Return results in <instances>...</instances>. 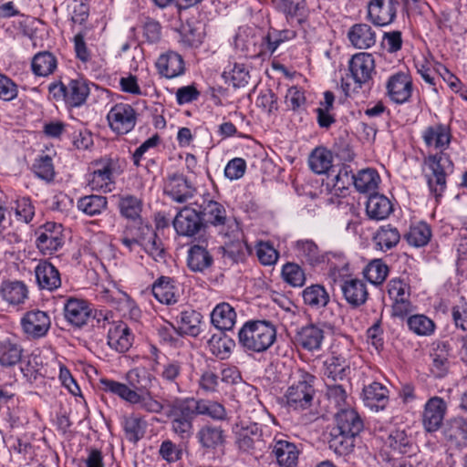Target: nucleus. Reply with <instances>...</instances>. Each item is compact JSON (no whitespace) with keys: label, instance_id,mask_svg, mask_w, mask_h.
I'll list each match as a JSON object with an SVG mask.
<instances>
[{"label":"nucleus","instance_id":"nucleus-1","mask_svg":"<svg viewBox=\"0 0 467 467\" xmlns=\"http://www.w3.org/2000/svg\"><path fill=\"white\" fill-rule=\"evenodd\" d=\"M125 379L127 383L102 378L99 379L100 388L104 392L149 413L160 414L167 409L166 414L171 418L172 431L182 440L192 436L195 416L190 408L191 400L177 397L163 401L158 400L150 390L154 377L144 368L130 369Z\"/></svg>","mask_w":467,"mask_h":467},{"label":"nucleus","instance_id":"nucleus-2","mask_svg":"<svg viewBox=\"0 0 467 467\" xmlns=\"http://www.w3.org/2000/svg\"><path fill=\"white\" fill-rule=\"evenodd\" d=\"M275 326L266 320L246 321L238 332V343L245 352L262 353L276 340Z\"/></svg>","mask_w":467,"mask_h":467},{"label":"nucleus","instance_id":"nucleus-3","mask_svg":"<svg viewBox=\"0 0 467 467\" xmlns=\"http://www.w3.org/2000/svg\"><path fill=\"white\" fill-rule=\"evenodd\" d=\"M351 340L343 337L335 340L330 356L323 362V375L332 381L344 380L350 372Z\"/></svg>","mask_w":467,"mask_h":467},{"label":"nucleus","instance_id":"nucleus-4","mask_svg":"<svg viewBox=\"0 0 467 467\" xmlns=\"http://www.w3.org/2000/svg\"><path fill=\"white\" fill-rule=\"evenodd\" d=\"M316 377L311 373L297 369L292 376V383L285 393L286 405L293 410H306L312 404L316 390Z\"/></svg>","mask_w":467,"mask_h":467},{"label":"nucleus","instance_id":"nucleus-5","mask_svg":"<svg viewBox=\"0 0 467 467\" xmlns=\"http://www.w3.org/2000/svg\"><path fill=\"white\" fill-rule=\"evenodd\" d=\"M431 173L426 174L430 191L436 197L442 195L447 185V176L452 173L454 164L448 153H432L424 159Z\"/></svg>","mask_w":467,"mask_h":467},{"label":"nucleus","instance_id":"nucleus-6","mask_svg":"<svg viewBox=\"0 0 467 467\" xmlns=\"http://www.w3.org/2000/svg\"><path fill=\"white\" fill-rule=\"evenodd\" d=\"M48 90L57 100H63L70 108L84 105L90 94L88 81L83 78H71L67 83L56 81L49 85Z\"/></svg>","mask_w":467,"mask_h":467},{"label":"nucleus","instance_id":"nucleus-7","mask_svg":"<svg viewBox=\"0 0 467 467\" xmlns=\"http://www.w3.org/2000/svg\"><path fill=\"white\" fill-rule=\"evenodd\" d=\"M88 183L92 191L110 192L115 188V174L118 171V160L101 158L92 163Z\"/></svg>","mask_w":467,"mask_h":467},{"label":"nucleus","instance_id":"nucleus-8","mask_svg":"<svg viewBox=\"0 0 467 467\" xmlns=\"http://www.w3.org/2000/svg\"><path fill=\"white\" fill-rule=\"evenodd\" d=\"M337 426L341 437L340 444L343 447L341 452H347L354 447V438L364 428V423L355 409H342L336 416Z\"/></svg>","mask_w":467,"mask_h":467},{"label":"nucleus","instance_id":"nucleus-9","mask_svg":"<svg viewBox=\"0 0 467 467\" xmlns=\"http://www.w3.org/2000/svg\"><path fill=\"white\" fill-rule=\"evenodd\" d=\"M387 293L391 301L392 317L404 319L413 312V304L410 301V285L400 278H391L387 284Z\"/></svg>","mask_w":467,"mask_h":467},{"label":"nucleus","instance_id":"nucleus-10","mask_svg":"<svg viewBox=\"0 0 467 467\" xmlns=\"http://www.w3.org/2000/svg\"><path fill=\"white\" fill-rule=\"evenodd\" d=\"M236 444L244 452L254 454L266 448V436L263 428L255 422H241L235 430Z\"/></svg>","mask_w":467,"mask_h":467},{"label":"nucleus","instance_id":"nucleus-11","mask_svg":"<svg viewBox=\"0 0 467 467\" xmlns=\"http://www.w3.org/2000/svg\"><path fill=\"white\" fill-rule=\"evenodd\" d=\"M107 120L114 133L125 135L135 128L138 113L130 104L119 102L110 108L107 114Z\"/></svg>","mask_w":467,"mask_h":467},{"label":"nucleus","instance_id":"nucleus-12","mask_svg":"<svg viewBox=\"0 0 467 467\" xmlns=\"http://www.w3.org/2000/svg\"><path fill=\"white\" fill-rule=\"evenodd\" d=\"M386 96L398 105L409 102L413 92L412 78L408 70H399L391 74L386 81Z\"/></svg>","mask_w":467,"mask_h":467},{"label":"nucleus","instance_id":"nucleus-13","mask_svg":"<svg viewBox=\"0 0 467 467\" xmlns=\"http://www.w3.org/2000/svg\"><path fill=\"white\" fill-rule=\"evenodd\" d=\"M399 7V0H369L367 4V20L375 26H388L396 20Z\"/></svg>","mask_w":467,"mask_h":467},{"label":"nucleus","instance_id":"nucleus-14","mask_svg":"<svg viewBox=\"0 0 467 467\" xmlns=\"http://www.w3.org/2000/svg\"><path fill=\"white\" fill-rule=\"evenodd\" d=\"M196 188L182 173L169 174L163 182V193L172 202L185 203L196 194Z\"/></svg>","mask_w":467,"mask_h":467},{"label":"nucleus","instance_id":"nucleus-15","mask_svg":"<svg viewBox=\"0 0 467 467\" xmlns=\"http://www.w3.org/2000/svg\"><path fill=\"white\" fill-rule=\"evenodd\" d=\"M348 69L351 78L358 88L369 84L377 73L373 54L359 52L353 55L348 61Z\"/></svg>","mask_w":467,"mask_h":467},{"label":"nucleus","instance_id":"nucleus-16","mask_svg":"<svg viewBox=\"0 0 467 467\" xmlns=\"http://www.w3.org/2000/svg\"><path fill=\"white\" fill-rule=\"evenodd\" d=\"M447 411V402L441 397H431L424 404L421 413V424L425 431H438L443 425Z\"/></svg>","mask_w":467,"mask_h":467},{"label":"nucleus","instance_id":"nucleus-17","mask_svg":"<svg viewBox=\"0 0 467 467\" xmlns=\"http://www.w3.org/2000/svg\"><path fill=\"white\" fill-rule=\"evenodd\" d=\"M65 320L73 327L81 328L88 325L93 315L91 304L85 299L75 296L66 297L63 306Z\"/></svg>","mask_w":467,"mask_h":467},{"label":"nucleus","instance_id":"nucleus-18","mask_svg":"<svg viewBox=\"0 0 467 467\" xmlns=\"http://www.w3.org/2000/svg\"><path fill=\"white\" fill-rule=\"evenodd\" d=\"M36 245L44 255H52L64 244L62 225L48 222L36 232Z\"/></svg>","mask_w":467,"mask_h":467},{"label":"nucleus","instance_id":"nucleus-19","mask_svg":"<svg viewBox=\"0 0 467 467\" xmlns=\"http://www.w3.org/2000/svg\"><path fill=\"white\" fill-rule=\"evenodd\" d=\"M20 325L27 338L39 339L47 335L51 327V318L47 312L34 309L24 314Z\"/></svg>","mask_w":467,"mask_h":467},{"label":"nucleus","instance_id":"nucleus-20","mask_svg":"<svg viewBox=\"0 0 467 467\" xmlns=\"http://www.w3.org/2000/svg\"><path fill=\"white\" fill-rule=\"evenodd\" d=\"M421 139L429 150L436 151L435 153H447L452 134L448 125L435 123L421 131Z\"/></svg>","mask_w":467,"mask_h":467},{"label":"nucleus","instance_id":"nucleus-21","mask_svg":"<svg viewBox=\"0 0 467 467\" xmlns=\"http://www.w3.org/2000/svg\"><path fill=\"white\" fill-rule=\"evenodd\" d=\"M217 227H219V234L228 239L224 243L226 253L234 258L244 256L245 243L242 238L243 233L239 223L234 218L227 217Z\"/></svg>","mask_w":467,"mask_h":467},{"label":"nucleus","instance_id":"nucleus-22","mask_svg":"<svg viewBox=\"0 0 467 467\" xmlns=\"http://www.w3.org/2000/svg\"><path fill=\"white\" fill-rule=\"evenodd\" d=\"M172 225L179 235L194 236L202 227L201 213L192 207L184 206L176 213Z\"/></svg>","mask_w":467,"mask_h":467},{"label":"nucleus","instance_id":"nucleus-23","mask_svg":"<svg viewBox=\"0 0 467 467\" xmlns=\"http://www.w3.org/2000/svg\"><path fill=\"white\" fill-rule=\"evenodd\" d=\"M196 439L205 452L214 453L223 450L226 433L221 426L207 423L198 430Z\"/></svg>","mask_w":467,"mask_h":467},{"label":"nucleus","instance_id":"nucleus-24","mask_svg":"<svg viewBox=\"0 0 467 467\" xmlns=\"http://www.w3.org/2000/svg\"><path fill=\"white\" fill-rule=\"evenodd\" d=\"M442 436L451 449L462 450L467 447V420L462 417L449 419L443 425Z\"/></svg>","mask_w":467,"mask_h":467},{"label":"nucleus","instance_id":"nucleus-25","mask_svg":"<svg viewBox=\"0 0 467 467\" xmlns=\"http://www.w3.org/2000/svg\"><path fill=\"white\" fill-rule=\"evenodd\" d=\"M0 296L9 307L20 310L29 298V289L23 281H5L1 285Z\"/></svg>","mask_w":467,"mask_h":467},{"label":"nucleus","instance_id":"nucleus-26","mask_svg":"<svg viewBox=\"0 0 467 467\" xmlns=\"http://www.w3.org/2000/svg\"><path fill=\"white\" fill-rule=\"evenodd\" d=\"M157 72L163 78L171 79L185 73V62L182 55L168 50L159 56L155 62Z\"/></svg>","mask_w":467,"mask_h":467},{"label":"nucleus","instance_id":"nucleus-27","mask_svg":"<svg viewBox=\"0 0 467 467\" xmlns=\"http://www.w3.org/2000/svg\"><path fill=\"white\" fill-rule=\"evenodd\" d=\"M296 343L303 349L314 352L322 348L325 339L324 329L316 324H308L301 327L295 337Z\"/></svg>","mask_w":467,"mask_h":467},{"label":"nucleus","instance_id":"nucleus-28","mask_svg":"<svg viewBox=\"0 0 467 467\" xmlns=\"http://www.w3.org/2000/svg\"><path fill=\"white\" fill-rule=\"evenodd\" d=\"M191 400L190 408L194 416H205L214 421H224L228 419L225 407L219 401L207 399L184 398Z\"/></svg>","mask_w":467,"mask_h":467},{"label":"nucleus","instance_id":"nucleus-29","mask_svg":"<svg viewBox=\"0 0 467 467\" xmlns=\"http://www.w3.org/2000/svg\"><path fill=\"white\" fill-rule=\"evenodd\" d=\"M107 339L110 348L124 353L131 348L134 335L126 323L119 321L109 327Z\"/></svg>","mask_w":467,"mask_h":467},{"label":"nucleus","instance_id":"nucleus-30","mask_svg":"<svg viewBox=\"0 0 467 467\" xmlns=\"http://www.w3.org/2000/svg\"><path fill=\"white\" fill-rule=\"evenodd\" d=\"M340 289L345 300L352 307H358L368 300L367 285L361 279L348 276L342 280Z\"/></svg>","mask_w":467,"mask_h":467},{"label":"nucleus","instance_id":"nucleus-31","mask_svg":"<svg viewBox=\"0 0 467 467\" xmlns=\"http://www.w3.org/2000/svg\"><path fill=\"white\" fill-rule=\"evenodd\" d=\"M36 280L41 289L54 291L61 285L58 269L47 260H40L35 268Z\"/></svg>","mask_w":467,"mask_h":467},{"label":"nucleus","instance_id":"nucleus-32","mask_svg":"<svg viewBox=\"0 0 467 467\" xmlns=\"http://www.w3.org/2000/svg\"><path fill=\"white\" fill-rule=\"evenodd\" d=\"M362 400L372 410H383L389 403V390L379 382H372L363 388Z\"/></svg>","mask_w":467,"mask_h":467},{"label":"nucleus","instance_id":"nucleus-33","mask_svg":"<svg viewBox=\"0 0 467 467\" xmlns=\"http://www.w3.org/2000/svg\"><path fill=\"white\" fill-rule=\"evenodd\" d=\"M277 463L281 467H296L298 462L299 450L295 443L286 439H274L273 451Z\"/></svg>","mask_w":467,"mask_h":467},{"label":"nucleus","instance_id":"nucleus-34","mask_svg":"<svg viewBox=\"0 0 467 467\" xmlns=\"http://www.w3.org/2000/svg\"><path fill=\"white\" fill-rule=\"evenodd\" d=\"M353 182L354 174L350 166L344 164L335 176L327 178L326 185L332 195L346 197L349 194V188L353 185Z\"/></svg>","mask_w":467,"mask_h":467},{"label":"nucleus","instance_id":"nucleus-35","mask_svg":"<svg viewBox=\"0 0 467 467\" xmlns=\"http://www.w3.org/2000/svg\"><path fill=\"white\" fill-rule=\"evenodd\" d=\"M153 296L161 304L172 305L179 298L178 288L175 281L170 276L161 275L151 285Z\"/></svg>","mask_w":467,"mask_h":467},{"label":"nucleus","instance_id":"nucleus-36","mask_svg":"<svg viewBox=\"0 0 467 467\" xmlns=\"http://www.w3.org/2000/svg\"><path fill=\"white\" fill-rule=\"evenodd\" d=\"M296 256L315 267L328 260L330 254H322L312 240H299L295 244Z\"/></svg>","mask_w":467,"mask_h":467},{"label":"nucleus","instance_id":"nucleus-37","mask_svg":"<svg viewBox=\"0 0 467 467\" xmlns=\"http://www.w3.org/2000/svg\"><path fill=\"white\" fill-rule=\"evenodd\" d=\"M348 38L355 48L368 49L376 44V32L368 24H355L349 28Z\"/></svg>","mask_w":467,"mask_h":467},{"label":"nucleus","instance_id":"nucleus-38","mask_svg":"<svg viewBox=\"0 0 467 467\" xmlns=\"http://www.w3.org/2000/svg\"><path fill=\"white\" fill-rule=\"evenodd\" d=\"M405 318L408 330L417 337H429L436 332V323L425 314L410 313Z\"/></svg>","mask_w":467,"mask_h":467},{"label":"nucleus","instance_id":"nucleus-39","mask_svg":"<svg viewBox=\"0 0 467 467\" xmlns=\"http://www.w3.org/2000/svg\"><path fill=\"white\" fill-rule=\"evenodd\" d=\"M279 9L291 24L303 26L307 21L309 11L306 0H279Z\"/></svg>","mask_w":467,"mask_h":467},{"label":"nucleus","instance_id":"nucleus-40","mask_svg":"<svg viewBox=\"0 0 467 467\" xmlns=\"http://www.w3.org/2000/svg\"><path fill=\"white\" fill-rule=\"evenodd\" d=\"M179 43L183 48H198L205 37L204 27L201 23H186L179 31Z\"/></svg>","mask_w":467,"mask_h":467},{"label":"nucleus","instance_id":"nucleus-41","mask_svg":"<svg viewBox=\"0 0 467 467\" xmlns=\"http://www.w3.org/2000/svg\"><path fill=\"white\" fill-rule=\"evenodd\" d=\"M334 154L324 146L316 147L309 154L308 166L316 174H326L333 167Z\"/></svg>","mask_w":467,"mask_h":467},{"label":"nucleus","instance_id":"nucleus-42","mask_svg":"<svg viewBox=\"0 0 467 467\" xmlns=\"http://www.w3.org/2000/svg\"><path fill=\"white\" fill-rule=\"evenodd\" d=\"M201 320L202 316L199 312L193 309H186L182 311L177 317V329L173 326H171V329L182 335L196 337L201 331Z\"/></svg>","mask_w":467,"mask_h":467},{"label":"nucleus","instance_id":"nucleus-43","mask_svg":"<svg viewBox=\"0 0 467 467\" xmlns=\"http://www.w3.org/2000/svg\"><path fill=\"white\" fill-rule=\"evenodd\" d=\"M118 208L123 218L132 222H139L141 220L143 201L141 198L132 194H121L119 197Z\"/></svg>","mask_w":467,"mask_h":467},{"label":"nucleus","instance_id":"nucleus-44","mask_svg":"<svg viewBox=\"0 0 467 467\" xmlns=\"http://www.w3.org/2000/svg\"><path fill=\"white\" fill-rule=\"evenodd\" d=\"M211 321L219 330H231L236 322V312L229 303H220L212 311Z\"/></svg>","mask_w":467,"mask_h":467},{"label":"nucleus","instance_id":"nucleus-45","mask_svg":"<svg viewBox=\"0 0 467 467\" xmlns=\"http://www.w3.org/2000/svg\"><path fill=\"white\" fill-rule=\"evenodd\" d=\"M393 212L391 202L384 195L373 194L366 203V213L369 219L380 221L388 218Z\"/></svg>","mask_w":467,"mask_h":467},{"label":"nucleus","instance_id":"nucleus-46","mask_svg":"<svg viewBox=\"0 0 467 467\" xmlns=\"http://www.w3.org/2000/svg\"><path fill=\"white\" fill-rule=\"evenodd\" d=\"M213 258L209 251L200 245L194 244L188 250L187 265L192 272H204L213 265Z\"/></svg>","mask_w":467,"mask_h":467},{"label":"nucleus","instance_id":"nucleus-47","mask_svg":"<svg viewBox=\"0 0 467 467\" xmlns=\"http://www.w3.org/2000/svg\"><path fill=\"white\" fill-rule=\"evenodd\" d=\"M142 230V244L144 251L156 262L165 260L166 252L161 240L157 234L150 227L145 226Z\"/></svg>","mask_w":467,"mask_h":467},{"label":"nucleus","instance_id":"nucleus-48","mask_svg":"<svg viewBox=\"0 0 467 467\" xmlns=\"http://www.w3.org/2000/svg\"><path fill=\"white\" fill-rule=\"evenodd\" d=\"M22 346L9 338L0 340V366L11 368L20 362L23 356Z\"/></svg>","mask_w":467,"mask_h":467},{"label":"nucleus","instance_id":"nucleus-49","mask_svg":"<svg viewBox=\"0 0 467 467\" xmlns=\"http://www.w3.org/2000/svg\"><path fill=\"white\" fill-rule=\"evenodd\" d=\"M57 67V60L48 51L38 52L33 57L31 61L32 71L37 77H48L55 72Z\"/></svg>","mask_w":467,"mask_h":467},{"label":"nucleus","instance_id":"nucleus-50","mask_svg":"<svg viewBox=\"0 0 467 467\" xmlns=\"http://www.w3.org/2000/svg\"><path fill=\"white\" fill-rule=\"evenodd\" d=\"M380 177L374 169H364L354 174L353 186L360 193H368L378 189Z\"/></svg>","mask_w":467,"mask_h":467},{"label":"nucleus","instance_id":"nucleus-51","mask_svg":"<svg viewBox=\"0 0 467 467\" xmlns=\"http://www.w3.org/2000/svg\"><path fill=\"white\" fill-rule=\"evenodd\" d=\"M77 208L88 216L99 215L107 210L108 199L102 195H86L78 200Z\"/></svg>","mask_w":467,"mask_h":467},{"label":"nucleus","instance_id":"nucleus-52","mask_svg":"<svg viewBox=\"0 0 467 467\" xmlns=\"http://www.w3.org/2000/svg\"><path fill=\"white\" fill-rule=\"evenodd\" d=\"M223 77L225 82L234 88L244 87L250 79L249 70L244 63L230 62L224 68Z\"/></svg>","mask_w":467,"mask_h":467},{"label":"nucleus","instance_id":"nucleus-53","mask_svg":"<svg viewBox=\"0 0 467 467\" xmlns=\"http://www.w3.org/2000/svg\"><path fill=\"white\" fill-rule=\"evenodd\" d=\"M400 240V234L396 227L390 224L382 225L374 235L376 246L383 252L395 247Z\"/></svg>","mask_w":467,"mask_h":467},{"label":"nucleus","instance_id":"nucleus-54","mask_svg":"<svg viewBox=\"0 0 467 467\" xmlns=\"http://www.w3.org/2000/svg\"><path fill=\"white\" fill-rule=\"evenodd\" d=\"M302 296L304 303L311 308L319 309L329 302V296L326 288L321 285H311L306 286Z\"/></svg>","mask_w":467,"mask_h":467},{"label":"nucleus","instance_id":"nucleus-55","mask_svg":"<svg viewBox=\"0 0 467 467\" xmlns=\"http://www.w3.org/2000/svg\"><path fill=\"white\" fill-rule=\"evenodd\" d=\"M389 273V266L382 259L371 260L363 269L364 277L376 286L385 282Z\"/></svg>","mask_w":467,"mask_h":467},{"label":"nucleus","instance_id":"nucleus-56","mask_svg":"<svg viewBox=\"0 0 467 467\" xmlns=\"http://www.w3.org/2000/svg\"><path fill=\"white\" fill-rule=\"evenodd\" d=\"M234 341L224 334H214L208 341V348L220 359L228 358L234 348Z\"/></svg>","mask_w":467,"mask_h":467},{"label":"nucleus","instance_id":"nucleus-57","mask_svg":"<svg viewBox=\"0 0 467 467\" xmlns=\"http://www.w3.org/2000/svg\"><path fill=\"white\" fill-rule=\"evenodd\" d=\"M182 371L183 363L182 361L167 359L165 363L161 365L158 375L164 383L178 386V381L182 375Z\"/></svg>","mask_w":467,"mask_h":467},{"label":"nucleus","instance_id":"nucleus-58","mask_svg":"<svg viewBox=\"0 0 467 467\" xmlns=\"http://www.w3.org/2000/svg\"><path fill=\"white\" fill-rule=\"evenodd\" d=\"M145 426L146 422L142 419L133 415L125 417L122 421L126 439L133 443L144 436Z\"/></svg>","mask_w":467,"mask_h":467},{"label":"nucleus","instance_id":"nucleus-59","mask_svg":"<svg viewBox=\"0 0 467 467\" xmlns=\"http://www.w3.org/2000/svg\"><path fill=\"white\" fill-rule=\"evenodd\" d=\"M431 229L426 223L420 222L415 225H411L406 240L409 244L415 247L425 246L431 240Z\"/></svg>","mask_w":467,"mask_h":467},{"label":"nucleus","instance_id":"nucleus-60","mask_svg":"<svg viewBox=\"0 0 467 467\" xmlns=\"http://www.w3.org/2000/svg\"><path fill=\"white\" fill-rule=\"evenodd\" d=\"M326 395L328 400L333 403L339 410L350 408L349 394L342 384H327Z\"/></svg>","mask_w":467,"mask_h":467},{"label":"nucleus","instance_id":"nucleus-61","mask_svg":"<svg viewBox=\"0 0 467 467\" xmlns=\"http://www.w3.org/2000/svg\"><path fill=\"white\" fill-rule=\"evenodd\" d=\"M259 263L264 266H273L279 259V252L270 241H258L254 246Z\"/></svg>","mask_w":467,"mask_h":467},{"label":"nucleus","instance_id":"nucleus-62","mask_svg":"<svg viewBox=\"0 0 467 467\" xmlns=\"http://www.w3.org/2000/svg\"><path fill=\"white\" fill-rule=\"evenodd\" d=\"M296 36V32L293 29L277 30L270 28L265 37L266 50L273 54L281 44L291 41Z\"/></svg>","mask_w":467,"mask_h":467},{"label":"nucleus","instance_id":"nucleus-63","mask_svg":"<svg viewBox=\"0 0 467 467\" xmlns=\"http://www.w3.org/2000/svg\"><path fill=\"white\" fill-rule=\"evenodd\" d=\"M281 276L286 284L293 287H301L306 282L304 270L296 263L285 264L282 266Z\"/></svg>","mask_w":467,"mask_h":467},{"label":"nucleus","instance_id":"nucleus-64","mask_svg":"<svg viewBox=\"0 0 467 467\" xmlns=\"http://www.w3.org/2000/svg\"><path fill=\"white\" fill-rule=\"evenodd\" d=\"M32 170L36 177L46 182H52L56 175L53 160L47 154L36 158Z\"/></svg>","mask_w":467,"mask_h":467}]
</instances>
